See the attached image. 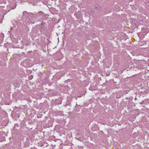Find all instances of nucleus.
Masks as SVG:
<instances>
[{"label":"nucleus","mask_w":149,"mask_h":149,"mask_svg":"<svg viewBox=\"0 0 149 149\" xmlns=\"http://www.w3.org/2000/svg\"><path fill=\"white\" fill-rule=\"evenodd\" d=\"M50 139L51 140H52L55 141H56V140H58V139H56L55 138V137L54 136H50Z\"/></svg>","instance_id":"obj_1"},{"label":"nucleus","mask_w":149,"mask_h":149,"mask_svg":"<svg viewBox=\"0 0 149 149\" xmlns=\"http://www.w3.org/2000/svg\"><path fill=\"white\" fill-rule=\"evenodd\" d=\"M30 79H32L33 78V76H30Z\"/></svg>","instance_id":"obj_2"}]
</instances>
